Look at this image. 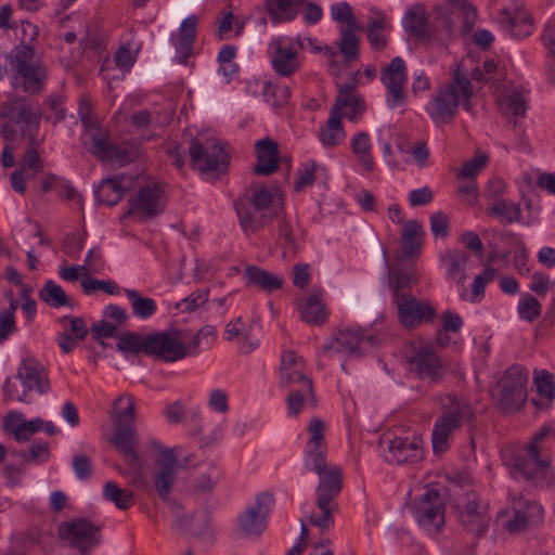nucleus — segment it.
Masks as SVG:
<instances>
[{
	"label": "nucleus",
	"mask_w": 555,
	"mask_h": 555,
	"mask_svg": "<svg viewBox=\"0 0 555 555\" xmlns=\"http://www.w3.org/2000/svg\"><path fill=\"white\" fill-rule=\"evenodd\" d=\"M81 287L86 294H92L96 291H102L109 295L119 293V287L109 280H96L90 278V274H82Z\"/></svg>",
	"instance_id": "obj_58"
},
{
	"label": "nucleus",
	"mask_w": 555,
	"mask_h": 555,
	"mask_svg": "<svg viewBox=\"0 0 555 555\" xmlns=\"http://www.w3.org/2000/svg\"><path fill=\"white\" fill-rule=\"evenodd\" d=\"M250 203L256 211H267L271 208H283L282 193L279 189H274L273 191L266 188L256 189L250 198ZM273 214H278V210H274Z\"/></svg>",
	"instance_id": "obj_42"
},
{
	"label": "nucleus",
	"mask_w": 555,
	"mask_h": 555,
	"mask_svg": "<svg viewBox=\"0 0 555 555\" xmlns=\"http://www.w3.org/2000/svg\"><path fill=\"white\" fill-rule=\"evenodd\" d=\"M343 108L348 109L346 115L351 121H357L359 115L363 112V100L353 85L339 88L335 104L330 112L341 115Z\"/></svg>",
	"instance_id": "obj_31"
},
{
	"label": "nucleus",
	"mask_w": 555,
	"mask_h": 555,
	"mask_svg": "<svg viewBox=\"0 0 555 555\" xmlns=\"http://www.w3.org/2000/svg\"><path fill=\"white\" fill-rule=\"evenodd\" d=\"M551 433V428L543 427L530 442L513 453L506 452L504 461L517 479H524L538 485H551L553 474L547 460L541 457V443Z\"/></svg>",
	"instance_id": "obj_4"
},
{
	"label": "nucleus",
	"mask_w": 555,
	"mask_h": 555,
	"mask_svg": "<svg viewBox=\"0 0 555 555\" xmlns=\"http://www.w3.org/2000/svg\"><path fill=\"white\" fill-rule=\"evenodd\" d=\"M125 294L130 300L132 313L140 319H149L152 317L157 309V305L154 299L142 296L135 289H125Z\"/></svg>",
	"instance_id": "obj_47"
},
{
	"label": "nucleus",
	"mask_w": 555,
	"mask_h": 555,
	"mask_svg": "<svg viewBox=\"0 0 555 555\" xmlns=\"http://www.w3.org/2000/svg\"><path fill=\"white\" fill-rule=\"evenodd\" d=\"M455 15L463 18V27L468 31L475 24L477 13L466 0H447V8L437 7L430 15L423 5L416 4L405 12L402 24L411 36L428 39L442 30L451 31Z\"/></svg>",
	"instance_id": "obj_1"
},
{
	"label": "nucleus",
	"mask_w": 555,
	"mask_h": 555,
	"mask_svg": "<svg viewBox=\"0 0 555 555\" xmlns=\"http://www.w3.org/2000/svg\"><path fill=\"white\" fill-rule=\"evenodd\" d=\"M423 235L422 224L417 220H409L406 221L401 230V242L402 249L406 257L417 256L422 243L421 236Z\"/></svg>",
	"instance_id": "obj_39"
},
{
	"label": "nucleus",
	"mask_w": 555,
	"mask_h": 555,
	"mask_svg": "<svg viewBox=\"0 0 555 555\" xmlns=\"http://www.w3.org/2000/svg\"><path fill=\"white\" fill-rule=\"evenodd\" d=\"M4 425L7 427L14 426L12 429L15 439L20 442L28 441L30 437L43 427L41 418H34L31 421H24L22 413L11 411L5 416Z\"/></svg>",
	"instance_id": "obj_33"
},
{
	"label": "nucleus",
	"mask_w": 555,
	"mask_h": 555,
	"mask_svg": "<svg viewBox=\"0 0 555 555\" xmlns=\"http://www.w3.org/2000/svg\"><path fill=\"white\" fill-rule=\"evenodd\" d=\"M498 105L500 113L514 127L520 125L528 108L522 90L516 87H506L498 98Z\"/></svg>",
	"instance_id": "obj_27"
},
{
	"label": "nucleus",
	"mask_w": 555,
	"mask_h": 555,
	"mask_svg": "<svg viewBox=\"0 0 555 555\" xmlns=\"http://www.w3.org/2000/svg\"><path fill=\"white\" fill-rule=\"evenodd\" d=\"M440 405L442 412L436 420L431 433L433 450L436 454L446 452L450 448L453 434L474 418L468 402L456 396H441Z\"/></svg>",
	"instance_id": "obj_6"
},
{
	"label": "nucleus",
	"mask_w": 555,
	"mask_h": 555,
	"mask_svg": "<svg viewBox=\"0 0 555 555\" xmlns=\"http://www.w3.org/2000/svg\"><path fill=\"white\" fill-rule=\"evenodd\" d=\"M380 443L387 444L385 457L389 463H414L423 456V439L416 435L411 438L395 437L388 440L384 439Z\"/></svg>",
	"instance_id": "obj_24"
},
{
	"label": "nucleus",
	"mask_w": 555,
	"mask_h": 555,
	"mask_svg": "<svg viewBox=\"0 0 555 555\" xmlns=\"http://www.w3.org/2000/svg\"><path fill=\"white\" fill-rule=\"evenodd\" d=\"M278 243L283 248V257H294L298 250L297 238L292 223L286 219H281L278 225Z\"/></svg>",
	"instance_id": "obj_50"
},
{
	"label": "nucleus",
	"mask_w": 555,
	"mask_h": 555,
	"mask_svg": "<svg viewBox=\"0 0 555 555\" xmlns=\"http://www.w3.org/2000/svg\"><path fill=\"white\" fill-rule=\"evenodd\" d=\"M117 414V424H129L135 421V403L131 396L122 395L114 403Z\"/></svg>",
	"instance_id": "obj_56"
},
{
	"label": "nucleus",
	"mask_w": 555,
	"mask_h": 555,
	"mask_svg": "<svg viewBox=\"0 0 555 555\" xmlns=\"http://www.w3.org/2000/svg\"><path fill=\"white\" fill-rule=\"evenodd\" d=\"M127 465L126 469L119 473L130 479V483L139 485L144 481L143 462L137 450L121 454Z\"/></svg>",
	"instance_id": "obj_51"
},
{
	"label": "nucleus",
	"mask_w": 555,
	"mask_h": 555,
	"mask_svg": "<svg viewBox=\"0 0 555 555\" xmlns=\"http://www.w3.org/2000/svg\"><path fill=\"white\" fill-rule=\"evenodd\" d=\"M343 115L330 112L327 121L320 127L319 139L326 147H335L343 143L346 138V132L341 121Z\"/></svg>",
	"instance_id": "obj_37"
},
{
	"label": "nucleus",
	"mask_w": 555,
	"mask_h": 555,
	"mask_svg": "<svg viewBox=\"0 0 555 555\" xmlns=\"http://www.w3.org/2000/svg\"><path fill=\"white\" fill-rule=\"evenodd\" d=\"M166 204L165 191L158 183H149L139 189L130 201L127 216L153 218L163 212Z\"/></svg>",
	"instance_id": "obj_18"
},
{
	"label": "nucleus",
	"mask_w": 555,
	"mask_h": 555,
	"mask_svg": "<svg viewBox=\"0 0 555 555\" xmlns=\"http://www.w3.org/2000/svg\"><path fill=\"white\" fill-rule=\"evenodd\" d=\"M147 335L142 336L133 332H125L118 336L117 349L124 353L139 354L143 352L146 354Z\"/></svg>",
	"instance_id": "obj_53"
},
{
	"label": "nucleus",
	"mask_w": 555,
	"mask_h": 555,
	"mask_svg": "<svg viewBox=\"0 0 555 555\" xmlns=\"http://www.w3.org/2000/svg\"><path fill=\"white\" fill-rule=\"evenodd\" d=\"M325 428L326 425L321 418L313 417L310 420L307 426L309 439L305 449V465L320 467V464L323 463V459H326Z\"/></svg>",
	"instance_id": "obj_26"
},
{
	"label": "nucleus",
	"mask_w": 555,
	"mask_h": 555,
	"mask_svg": "<svg viewBox=\"0 0 555 555\" xmlns=\"http://www.w3.org/2000/svg\"><path fill=\"white\" fill-rule=\"evenodd\" d=\"M459 518L467 531L481 537L488 530L490 522L488 505L481 504L476 494H467L464 502L460 504Z\"/></svg>",
	"instance_id": "obj_22"
},
{
	"label": "nucleus",
	"mask_w": 555,
	"mask_h": 555,
	"mask_svg": "<svg viewBox=\"0 0 555 555\" xmlns=\"http://www.w3.org/2000/svg\"><path fill=\"white\" fill-rule=\"evenodd\" d=\"M15 380L8 378L3 386V396L7 401H18L29 403V391H36L44 395L50 390V380L48 372L37 359L29 357L23 359L18 369Z\"/></svg>",
	"instance_id": "obj_7"
},
{
	"label": "nucleus",
	"mask_w": 555,
	"mask_h": 555,
	"mask_svg": "<svg viewBox=\"0 0 555 555\" xmlns=\"http://www.w3.org/2000/svg\"><path fill=\"white\" fill-rule=\"evenodd\" d=\"M406 68L404 61L397 56L382 70V82L387 89V104L390 108L405 103L404 83Z\"/></svg>",
	"instance_id": "obj_21"
},
{
	"label": "nucleus",
	"mask_w": 555,
	"mask_h": 555,
	"mask_svg": "<svg viewBox=\"0 0 555 555\" xmlns=\"http://www.w3.org/2000/svg\"><path fill=\"white\" fill-rule=\"evenodd\" d=\"M498 22L514 38H526L533 31L530 14L519 0H498Z\"/></svg>",
	"instance_id": "obj_12"
},
{
	"label": "nucleus",
	"mask_w": 555,
	"mask_h": 555,
	"mask_svg": "<svg viewBox=\"0 0 555 555\" xmlns=\"http://www.w3.org/2000/svg\"><path fill=\"white\" fill-rule=\"evenodd\" d=\"M39 298L52 308L70 306L69 297L54 281L49 280L39 291Z\"/></svg>",
	"instance_id": "obj_49"
},
{
	"label": "nucleus",
	"mask_w": 555,
	"mask_h": 555,
	"mask_svg": "<svg viewBox=\"0 0 555 555\" xmlns=\"http://www.w3.org/2000/svg\"><path fill=\"white\" fill-rule=\"evenodd\" d=\"M461 63L452 73L449 82L437 88L433 100L428 103L427 113L437 125L450 124L457 114L459 105L466 111L472 108L473 86Z\"/></svg>",
	"instance_id": "obj_2"
},
{
	"label": "nucleus",
	"mask_w": 555,
	"mask_h": 555,
	"mask_svg": "<svg viewBox=\"0 0 555 555\" xmlns=\"http://www.w3.org/2000/svg\"><path fill=\"white\" fill-rule=\"evenodd\" d=\"M270 50L272 67L279 75L288 77L301 67L298 51L287 38L273 39L270 43Z\"/></svg>",
	"instance_id": "obj_25"
},
{
	"label": "nucleus",
	"mask_w": 555,
	"mask_h": 555,
	"mask_svg": "<svg viewBox=\"0 0 555 555\" xmlns=\"http://www.w3.org/2000/svg\"><path fill=\"white\" fill-rule=\"evenodd\" d=\"M324 292L321 288H312L311 293L302 299L299 311L301 319L309 323L320 325L327 320V311L323 301Z\"/></svg>",
	"instance_id": "obj_30"
},
{
	"label": "nucleus",
	"mask_w": 555,
	"mask_h": 555,
	"mask_svg": "<svg viewBox=\"0 0 555 555\" xmlns=\"http://www.w3.org/2000/svg\"><path fill=\"white\" fill-rule=\"evenodd\" d=\"M317 168V163L311 160L304 164L300 168L297 169V178L294 183L295 191L300 192L306 186L311 185L314 182Z\"/></svg>",
	"instance_id": "obj_61"
},
{
	"label": "nucleus",
	"mask_w": 555,
	"mask_h": 555,
	"mask_svg": "<svg viewBox=\"0 0 555 555\" xmlns=\"http://www.w3.org/2000/svg\"><path fill=\"white\" fill-rule=\"evenodd\" d=\"M112 442L121 454L137 450L139 439L135 428L130 424H116Z\"/></svg>",
	"instance_id": "obj_43"
},
{
	"label": "nucleus",
	"mask_w": 555,
	"mask_h": 555,
	"mask_svg": "<svg viewBox=\"0 0 555 555\" xmlns=\"http://www.w3.org/2000/svg\"><path fill=\"white\" fill-rule=\"evenodd\" d=\"M189 154L192 165L202 172H223L228 167V155L214 137L199 134L192 139Z\"/></svg>",
	"instance_id": "obj_8"
},
{
	"label": "nucleus",
	"mask_w": 555,
	"mask_h": 555,
	"mask_svg": "<svg viewBox=\"0 0 555 555\" xmlns=\"http://www.w3.org/2000/svg\"><path fill=\"white\" fill-rule=\"evenodd\" d=\"M371 139L366 132H358L351 139L352 153L366 171H372L375 166L373 156L371 155Z\"/></svg>",
	"instance_id": "obj_44"
},
{
	"label": "nucleus",
	"mask_w": 555,
	"mask_h": 555,
	"mask_svg": "<svg viewBox=\"0 0 555 555\" xmlns=\"http://www.w3.org/2000/svg\"><path fill=\"white\" fill-rule=\"evenodd\" d=\"M400 323L406 328H414L424 322H429L435 315L434 307L418 300L412 294L399 295L395 300Z\"/></svg>",
	"instance_id": "obj_19"
},
{
	"label": "nucleus",
	"mask_w": 555,
	"mask_h": 555,
	"mask_svg": "<svg viewBox=\"0 0 555 555\" xmlns=\"http://www.w3.org/2000/svg\"><path fill=\"white\" fill-rule=\"evenodd\" d=\"M371 338L357 328H345L338 331L331 341L324 346V352L357 354L364 344L370 343Z\"/></svg>",
	"instance_id": "obj_28"
},
{
	"label": "nucleus",
	"mask_w": 555,
	"mask_h": 555,
	"mask_svg": "<svg viewBox=\"0 0 555 555\" xmlns=\"http://www.w3.org/2000/svg\"><path fill=\"white\" fill-rule=\"evenodd\" d=\"M240 224L245 233H256L271 221L273 214L268 215L266 211L250 210L242 202L234 204Z\"/></svg>",
	"instance_id": "obj_35"
},
{
	"label": "nucleus",
	"mask_w": 555,
	"mask_h": 555,
	"mask_svg": "<svg viewBox=\"0 0 555 555\" xmlns=\"http://www.w3.org/2000/svg\"><path fill=\"white\" fill-rule=\"evenodd\" d=\"M273 499L262 493L257 495L256 501L249 505L238 517V525L242 532L247 535H259L267 526V515Z\"/></svg>",
	"instance_id": "obj_23"
},
{
	"label": "nucleus",
	"mask_w": 555,
	"mask_h": 555,
	"mask_svg": "<svg viewBox=\"0 0 555 555\" xmlns=\"http://www.w3.org/2000/svg\"><path fill=\"white\" fill-rule=\"evenodd\" d=\"M1 115L15 125H21L22 135L38 132L41 111L39 106L25 95L13 94L1 106Z\"/></svg>",
	"instance_id": "obj_11"
},
{
	"label": "nucleus",
	"mask_w": 555,
	"mask_h": 555,
	"mask_svg": "<svg viewBox=\"0 0 555 555\" xmlns=\"http://www.w3.org/2000/svg\"><path fill=\"white\" fill-rule=\"evenodd\" d=\"M312 379L306 374L305 360L293 350L282 353L280 365V386L285 389L301 386L311 392Z\"/></svg>",
	"instance_id": "obj_20"
},
{
	"label": "nucleus",
	"mask_w": 555,
	"mask_h": 555,
	"mask_svg": "<svg viewBox=\"0 0 555 555\" xmlns=\"http://www.w3.org/2000/svg\"><path fill=\"white\" fill-rule=\"evenodd\" d=\"M124 182V177L103 179L95 190L98 201L107 206H114L119 203L125 192L129 189V184Z\"/></svg>",
	"instance_id": "obj_34"
},
{
	"label": "nucleus",
	"mask_w": 555,
	"mask_h": 555,
	"mask_svg": "<svg viewBox=\"0 0 555 555\" xmlns=\"http://www.w3.org/2000/svg\"><path fill=\"white\" fill-rule=\"evenodd\" d=\"M409 364L410 370L421 379L438 383L444 376L442 359L430 344L414 346L412 354L409 357Z\"/></svg>",
	"instance_id": "obj_14"
},
{
	"label": "nucleus",
	"mask_w": 555,
	"mask_h": 555,
	"mask_svg": "<svg viewBox=\"0 0 555 555\" xmlns=\"http://www.w3.org/2000/svg\"><path fill=\"white\" fill-rule=\"evenodd\" d=\"M103 498L112 503L119 509H128L134 504L133 493L120 488L114 481L105 482L103 487Z\"/></svg>",
	"instance_id": "obj_48"
},
{
	"label": "nucleus",
	"mask_w": 555,
	"mask_h": 555,
	"mask_svg": "<svg viewBox=\"0 0 555 555\" xmlns=\"http://www.w3.org/2000/svg\"><path fill=\"white\" fill-rule=\"evenodd\" d=\"M244 278L248 285H255L269 293L283 286V280L280 276L253 264L245 268Z\"/></svg>",
	"instance_id": "obj_36"
},
{
	"label": "nucleus",
	"mask_w": 555,
	"mask_h": 555,
	"mask_svg": "<svg viewBox=\"0 0 555 555\" xmlns=\"http://www.w3.org/2000/svg\"><path fill=\"white\" fill-rule=\"evenodd\" d=\"M104 259L100 248L90 249L86 256L85 264L81 266L82 274H100L104 270Z\"/></svg>",
	"instance_id": "obj_64"
},
{
	"label": "nucleus",
	"mask_w": 555,
	"mask_h": 555,
	"mask_svg": "<svg viewBox=\"0 0 555 555\" xmlns=\"http://www.w3.org/2000/svg\"><path fill=\"white\" fill-rule=\"evenodd\" d=\"M176 448H162L154 460L152 486L157 496L168 502L179 479V459Z\"/></svg>",
	"instance_id": "obj_10"
},
{
	"label": "nucleus",
	"mask_w": 555,
	"mask_h": 555,
	"mask_svg": "<svg viewBox=\"0 0 555 555\" xmlns=\"http://www.w3.org/2000/svg\"><path fill=\"white\" fill-rule=\"evenodd\" d=\"M527 380L528 375L520 366H511L505 371L493 390V397L503 411L514 412L521 409L527 398Z\"/></svg>",
	"instance_id": "obj_9"
},
{
	"label": "nucleus",
	"mask_w": 555,
	"mask_h": 555,
	"mask_svg": "<svg viewBox=\"0 0 555 555\" xmlns=\"http://www.w3.org/2000/svg\"><path fill=\"white\" fill-rule=\"evenodd\" d=\"M305 466L319 476V483L315 488V506L320 513H312L309 522L324 532L334 526V513L338 508L336 500L343 489V472L338 465L327 464L326 459H323L320 467Z\"/></svg>",
	"instance_id": "obj_3"
},
{
	"label": "nucleus",
	"mask_w": 555,
	"mask_h": 555,
	"mask_svg": "<svg viewBox=\"0 0 555 555\" xmlns=\"http://www.w3.org/2000/svg\"><path fill=\"white\" fill-rule=\"evenodd\" d=\"M220 478L218 469L210 465L207 470L201 473L194 481V489L198 492H209L217 485Z\"/></svg>",
	"instance_id": "obj_62"
},
{
	"label": "nucleus",
	"mask_w": 555,
	"mask_h": 555,
	"mask_svg": "<svg viewBox=\"0 0 555 555\" xmlns=\"http://www.w3.org/2000/svg\"><path fill=\"white\" fill-rule=\"evenodd\" d=\"M287 406L289 414L296 416L300 413L304 406L308 405L314 408L317 405V397L311 384V392L305 390L301 386L287 389Z\"/></svg>",
	"instance_id": "obj_45"
},
{
	"label": "nucleus",
	"mask_w": 555,
	"mask_h": 555,
	"mask_svg": "<svg viewBox=\"0 0 555 555\" xmlns=\"http://www.w3.org/2000/svg\"><path fill=\"white\" fill-rule=\"evenodd\" d=\"M146 354L165 362H176L189 354L183 338L178 331H164L147 335Z\"/></svg>",
	"instance_id": "obj_13"
},
{
	"label": "nucleus",
	"mask_w": 555,
	"mask_h": 555,
	"mask_svg": "<svg viewBox=\"0 0 555 555\" xmlns=\"http://www.w3.org/2000/svg\"><path fill=\"white\" fill-rule=\"evenodd\" d=\"M332 18L338 23H345V28H362L357 21L352 8L347 2L335 3L331 7Z\"/></svg>",
	"instance_id": "obj_57"
},
{
	"label": "nucleus",
	"mask_w": 555,
	"mask_h": 555,
	"mask_svg": "<svg viewBox=\"0 0 555 555\" xmlns=\"http://www.w3.org/2000/svg\"><path fill=\"white\" fill-rule=\"evenodd\" d=\"M27 139L29 141V146L22 158V170H31L34 175H36L41 172L43 169L42 159L37 151L39 142L37 141L35 133H28Z\"/></svg>",
	"instance_id": "obj_54"
},
{
	"label": "nucleus",
	"mask_w": 555,
	"mask_h": 555,
	"mask_svg": "<svg viewBox=\"0 0 555 555\" xmlns=\"http://www.w3.org/2000/svg\"><path fill=\"white\" fill-rule=\"evenodd\" d=\"M257 164L254 172L260 176H269L278 169V145L269 139L259 140L255 144Z\"/></svg>",
	"instance_id": "obj_32"
},
{
	"label": "nucleus",
	"mask_w": 555,
	"mask_h": 555,
	"mask_svg": "<svg viewBox=\"0 0 555 555\" xmlns=\"http://www.w3.org/2000/svg\"><path fill=\"white\" fill-rule=\"evenodd\" d=\"M517 312L521 320L535 321L542 313L541 302L531 294H524L518 302Z\"/></svg>",
	"instance_id": "obj_55"
},
{
	"label": "nucleus",
	"mask_w": 555,
	"mask_h": 555,
	"mask_svg": "<svg viewBox=\"0 0 555 555\" xmlns=\"http://www.w3.org/2000/svg\"><path fill=\"white\" fill-rule=\"evenodd\" d=\"M138 157V150L133 146L113 144L105 162H114L119 166L127 165Z\"/></svg>",
	"instance_id": "obj_59"
},
{
	"label": "nucleus",
	"mask_w": 555,
	"mask_h": 555,
	"mask_svg": "<svg viewBox=\"0 0 555 555\" xmlns=\"http://www.w3.org/2000/svg\"><path fill=\"white\" fill-rule=\"evenodd\" d=\"M197 17L192 15L185 18L180 26L176 49L181 57V63L185 64L192 53L193 42L196 37Z\"/></svg>",
	"instance_id": "obj_38"
},
{
	"label": "nucleus",
	"mask_w": 555,
	"mask_h": 555,
	"mask_svg": "<svg viewBox=\"0 0 555 555\" xmlns=\"http://www.w3.org/2000/svg\"><path fill=\"white\" fill-rule=\"evenodd\" d=\"M20 456L27 463H44L50 456L49 443L47 441L35 442L29 452H21Z\"/></svg>",
	"instance_id": "obj_63"
},
{
	"label": "nucleus",
	"mask_w": 555,
	"mask_h": 555,
	"mask_svg": "<svg viewBox=\"0 0 555 555\" xmlns=\"http://www.w3.org/2000/svg\"><path fill=\"white\" fill-rule=\"evenodd\" d=\"M542 507L535 502L519 499L511 511H504L499 515V521L504 530L511 534L526 530L530 525L542 519Z\"/></svg>",
	"instance_id": "obj_15"
},
{
	"label": "nucleus",
	"mask_w": 555,
	"mask_h": 555,
	"mask_svg": "<svg viewBox=\"0 0 555 555\" xmlns=\"http://www.w3.org/2000/svg\"><path fill=\"white\" fill-rule=\"evenodd\" d=\"M440 260L447 278L455 281L459 287H464L470 256L464 250L449 249L441 254Z\"/></svg>",
	"instance_id": "obj_29"
},
{
	"label": "nucleus",
	"mask_w": 555,
	"mask_h": 555,
	"mask_svg": "<svg viewBox=\"0 0 555 555\" xmlns=\"http://www.w3.org/2000/svg\"><path fill=\"white\" fill-rule=\"evenodd\" d=\"M7 60L11 66V86L30 95H38L46 89L48 67L29 44L16 46Z\"/></svg>",
	"instance_id": "obj_5"
},
{
	"label": "nucleus",
	"mask_w": 555,
	"mask_h": 555,
	"mask_svg": "<svg viewBox=\"0 0 555 555\" xmlns=\"http://www.w3.org/2000/svg\"><path fill=\"white\" fill-rule=\"evenodd\" d=\"M362 28H341L340 40L338 47L346 62L356 60L359 55V38L356 31H360Z\"/></svg>",
	"instance_id": "obj_52"
},
{
	"label": "nucleus",
	"mask_w": 555,
	"mask_h": 555,
	"mask_svg": "<svg viewBox=\"0 0 555 555\" xmlns=\"http://www.w3.org/2000/svg\"><path fill=\"white\" fill-rule=\"evenodd\" d=\"M413 514L421 526L438 531L444 522V507L440 493L436 489H426L414 501Z\"/></svg>",
	"instance_id": "obj_17"
},
{
	"label": "nucleus",
	"mask_w": 555,
	"mask_h": 555,
	"mask_svg": "<svg viewBox=\"0 0 555 555\" xmlns=\"http://www.w3.org/2000/svg\"><path fill=\"white\" fill-rule=\"evenodd\" d=\"M488 214L495 217L502 224L520 220L521 209L512 201L500 199L488 207Z\"/></svg>",
	"instance_id": "obj_46"
},
{
	"label": "nucleus",
	"mask_w": 555,
	"mask_h": 555,
	"mask_svg": "<svg viewBox=\"0 0 555 555\" xmlns=\"http://www.w3.org/2000/svg\"><path fill=\"white\" fill-rule=\"evenodd\" d=\"M59 537L69 542L81 554H86L90 547L100 543V528L83 518L62 522L59 526Z\"/></svg>",
	"instance_id": "obj_16"
},
{
	"label": "nucleus",
	"mask_w": 555,
	"mask_h": 555,
	"mask_svg": "<svg viewBox=\"0 0 555 555\" xmlns=\"http://www.w3.org/2000/svg\"><path fill=\"white\" fill-rule=\"evenodd\" d=\"M302 3L304 0H267L269 14L275 23L293 20Z\"/></svg>",
	"instance_id": "obj_41"
},
{
	"label": "nucleus",
	"mask_w": 555,
	"mask_h": 555,
	"mask_svg": "<svg viewBox=\"0 0 555 555\" xmlns=\"http://www.w3.org/2000/svg\"><path fill=\"white\" fill-rule=\"evenodd\" d=\"M87 135L91 142L88 149L89 152L100 160L105 162L113 145L109 140L108 131L98 126L90 125L87 127Z\"/></svg>",
	"instance_id": "obj_40"
},
{
	"label": "nucleus",
	"mask_w": 555,
	"mask_h": 555,
	"mask_svg": "<svg viewBox=\"0 0 555 555\" xmlns=\"http://www.w3.org/2000/svg\"><path fill=\"white\" fill-rule=\"evenodd\" d=\"M18 307V301L13 299L8 310L0 312V343L4 341L9 335L15 331L14 312Z\"/></svg>",
	"instance_id": "obj_60"
}]
</instances>
